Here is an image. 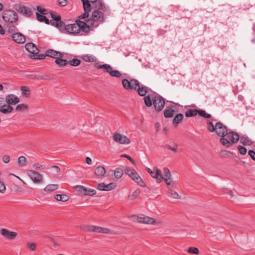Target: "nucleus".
Returning <instances> with one entry per match:
<instances>
[{
	"mask_svg": "<svg viewBox=\"0 0 255 255\" xmlns=\"http://www.w3.org/2000/svg\"><path fill=\"white\" fill-rule=\"evenodd\" d=\"M238 148V149L241 154L245 155L246 154L247 149L244 147H243L241 145H239Z\"/></svg>",
	"mask_w": 255,
	"mask_h": 255,
	"instance_id": "56",
	"label": "nucleus"
},
{
	"mask_svg": "<svg viewBox=\"0 0 255 255\" xmlns=\"http://www.w3.org/2000/svg\"><path fill=\"white\" fill-rule=\"evenodd\" d=\"M21 91L22 94L24 95L26 97H28L30 96V90L27 87L21 86Z\"/></svg>",
	"mask_w": 255,
	"mask_h": 255,
	"instance_id": "42",
	"label": "nucleus"
},
{
	"mask_svg": "<svg viewBox=\"0 0 255 255\" xmlns=\"http://www.w3.org/2000/svg\"><path fill=\"white\" fill-rule=\"evenodd\" d=\"M240 143H254L251 139L246 135H240Z\"/></svg>",
	"mask_w": 255,
	"mask_h": 255,
	"instance_id": "33",
	"label": "nucleus"
},
{
	"mask_svg": "<svg viewBox=\"0 0 255 255\" xmlns=\"http://www.w3.org/2000/svg\"><path fill=\"white\" fill-rule=\"evenodd\" d=\"M98 189L101 191H105V184L104 183H101L98 184Z\"/></svg>",
	"mask_w": 255,
	"mask_h": 255,
	"instance_id": "62",
	"label": "nucleus"
},
{
	"mask_svg": "<svg viewBox=\"0 0 255 255\" xmlns=\"http://www.w3.org/2000/svg\"><path fill=\"white\" fill-rule=\"evenodd\" d=\"M233 154L232 152L226 150H221L219 153V156L223 158H229L230 154Z\"/></svg>",
	"mask_w": 255,
	"mask_h": 255,
	"instance_id": "32",
	"label": "nucleus"
},
{
	"mask_svg": "<svg viewBox=\"0 0 255 255\" xmlns=\"http://www.w3.org/2000/svg\"><path fill=\"white\" fill-rule=\"evenodd\" d=\"M39 52L37 54L32 55V58L34 59H44L47 55H46V52L45 54H39Z\"/></svg>",
	"mask_w": 255,
	"mask_h": 255,
	"instance_id": "43",
	"label": "nucleus"
},
{
	"mask_svg": "<svg viewBox=\"0 0 255 255\" xmlns=\"http://www.w3.org/2000/svg\"><path fill=\"white\" fill-rule=\"evenodd\" d=\"M2 161L5 163L9 162L10 160V157L7 155H4L2 157Z\"/></svg>",
	"mask_w": 255,
	"mask_h": 255,
	"instance_id": "61",
	"label": "nucleus"
},
{
	"mask_svg": "<svg viewBox=\"0 0 255 255\" xmlns=\"http://www.w3.org/2000/svg\"><path fill=\"white\" fill-rule=\"evenodd\" d=\"M249 154L251 156L252 158L254 160H255V152L253 150H250Z\"/></svg>",
	"mask_w": 255,
	"mask_h": 255,
	"instance_id": "64",
	"label": "nucleus"
},
{
	"mask_svg": "<svg viewBox=\"0 0 255 255\" xmlns=\"http://www.w3.org/2000/svg\"><path fill=\"white\" fill-rule=\"evenodd\" d=\"M58 185L57 184H48L44 189L45 192H50L57 189Z\"/></svg>",
	"mask_w": 255,
	"mask_h": 255,
	"instance_id": "30",
	"label": "nucleus"
},
{
	"mask_svg": "<svg viewBox=\"0 0 255 255\" xmlns=\"http://www.w3.org/2000/svg\"><path fill=\"white\" fill-rule=\"evenodd\" d=\"M85 11H90L91 10V4L90 1L88 0H81Z\"/></svg>",
	"mask_w": 255,
	"mask_h": 255,
	"instance_id": "34",
	"label": "nucleus"
},
{
	"mask_svg": "<svg viewBox=\"0 0 255 255\" xmlns=\"http://www.w3.org/2000/svg\"><path fill=\"white\" fill-rule=\"evenodd\" d=\"M125 172L128 174L134 182L141 186H144L145 184L142 178L134 169H131L128 167H125Z\"/></svg>",
	"mask_w": 255,
	"mask_h": 255,
	"instance_id": "6",
	"label": "nucleus"
},
{
	"mask_svg": "<svg viewBox=\"0 0 255 255\" xmlns=\"http://www.w3.org/2000/svg\"><path fill=\"white\" fill-rule=\"evenodd\" d=\"M62 52L57 51L56 50H54L53 49H48L46 51V55L47 56L53 58H56L59 55H61V53Z\"/></svg>",
	"mask_w": 255,
	"mask_h": 255,
	"instance_id": "26",
	"label": "nucleus"
},
{
	"mask_svg": "<svg viewBox=\"0 0 255 255\" xmlns=\"http://www.w3.org/2000/svg\"><path fill=\"white\" fill-rule=\"evenodd\" d=\"M187 252L191 254L198 255L199 254V250L195 247L189 248Z\"/></svg>",
	"mask_w": 255,
	"mask_h": 255,
	"instance_id": "47",
	"label": "nucleus"
},
{
	"mask_svg": "<svg viewBox=\"0 0 255 255\" xmlns=\"http://www.w3.org/2000/svg\"><path fill=\"white\" fill-rule=\"evenodd\" d=\"M37 246V244L34 242H28L26 243V247L30 252H34L36 249Z\"/></svg>",
	"mask_w": 255,
	"mask_h": 255,
	"instance_id": "35",
	"label": "nucleus"
},
{
	"mask_svg": "<svg viewBox=\"0 0 255 255\" xmlns=\"http://www.w3.org/2000/svg\"><path fill=\"white\" fill-rule=\"evenodd\" d=\"M86 230L88 232H93L103 234H113V232L108 228H102L99 226L93 225H89L85 227Z\"/></svg>",
	"mask_w": 255,
	"mask_h": 255,
	"instance_id": "10",
	"label": "nucleus"
},
{
	"mask_svg": "<svg viewBox=\"0 0 255 255\" xmlns=\"http://www.w3.org/2000/svg\"><path fill=\"white\" fill-rule=\"evenodd\" d=\"M168 195L173 199H177L180 198V196L177 192H176L175 191L172 190L170 189H169V191L168 192Z\"/></svg>",
	"mask_w": 255,
	"mask_h": 255,
	"instance_id": "39",
	"label": "nucleus"
},
{
	"mask_svg": "<svg viewBox=\"0 0 255 255\" xmlns=\"http://www.w3.org/2000/svg\"><path fill=\"white\" fill-rule=\"evenodd\" d=\"M105 173L106 169L104 167L102 166H98L95 170V175L99 177H103Z\"/></svg>",
	"mask_w": 255,
	"mask_h": 255,
	"instance_id": "27",
	"label": "nucleus"
},
{
	"mask_svg": "<svg viewBox=\"0 0 255 255\" xmlns=\"http://www.w3.org/2000/svg\"><path fill=\"white\" fill-rule=\"evenodd\" d=\"M116 187V185L114 183H111L108 184H105V191H110L114 189Z\"/></svg>",
	"mask_w": 255,
	"mask_h": 255,
	"instance_id": "51",
	"label": "nucleus"
},
{
	"mask_svg": "<svg viewBox=\"0 0 255 255\" xmlns=\"http://www.w3.org/2000/svg\"><path fill=\"white\" fill-rule=\"evenodd\" d=\"M147 171L150 174L152 177L156 179L157 183L158 182V179L160 178L163 171L158 168L155 167L151 170L149 168H146Z\"/></svg>",
	"mask_w": 255,
	"mask_h": 255,
	"instance_id": "14",
	"label": "nucleus"
},
{
	"mask_svg": "<svg viewBox=\"0 0 255 255\" xmlns=\"http://www.w3.org/2000/svg\"><path fill=\"white\" fill-rule=\"evenodd\" d=\"M33 167L35 169L41 170L44 169L45 166L44 165H40L38 163H35L33 165Z\"/></svg>",
	"mask_w": 255,
	"mask_h": 255,
	"instance_id": "55",
	"label": "nucleus"
},
{
	"mask_svg": "<svg viewBox=\"0 0 255 255\" xmlns=\"http://www.w3.org/2000/svg\"><path fill=\"white\" fill-rule=\"evenodd\" d=\"M33 78H34V79H36L39 80H42V79L46 80V79H48V76H44V75H38L37 77H36V76L35 75Z\"/></svg>",
	"mask_w": 255,
	"mask_h": 255,
	"instance_id": "59",
	"label": "nucleus"
},
{
	"mask_svg": "<svg viewBox=\"0 0 255 255\" xmlns=\"http://www.w3.org/2000/svg\"><path fill=\"white\" fill-rule=\"evenodd\" d=\"M27 109V106L24 104L18 105L15 109L16 111H23Z\"/></svg>",
	"mask_w": 255,
	"mask_h": 255,
	"instance_id": "46",
	"label": "nucleus"
},
{
	"mask_svg": "<svg viewBox=\"0 0 255 255\" xmlns=\"http://www.w3.org/2000/svg\"><path fill=\"white\" fill-rule=\"evenodd\" d=\"M11 36L12 40L17 43L22 44L25 41L24 36L19 32H15Z\"/></svg>",
	"mask_w": 255,
	"mask_h": 255,
	"instance_id": "20",
	"label": "nucleus"
},
{
	"mask_svg": "<svg viewBox=\"0 0 255 255\" xmlns=\"http://www.w3.org/2000/svg\"><path fill=\"white\" fill-rule=\"evenodd\" d=\"M0 233L4 238L8 240H11L14 239L17 235L16 233L9 231L6 229H1Z\"/></svg>",
	"mask_w": 255,
	"mask_h": 255,
	"instance_id": "16",
	"label": "nucleus"
},
{
	"mask_svg": "<svg viewBox=\"0 0 255 255\" xmlns=\"http://www.w3.org/2000/svg\"><path fill=\"white\" fill-rule=\"evenodd\" d=\"M171 176L169 169L167 167L163 168V172L160 178L158 179V183H161L164 180L168 188L170 189L174 185V182L171 178Z\"/></svg>",
	"mask_w": 255,
	"mask_h": 255,
	"instance_id": "5",
	"label": "nucleus"
},
{
	"mask_svg": "<svg viewBox=\"0 0 255 255\" xmlns=\"http://www.w3.org/2000/svg\"><path fill=\"white\" fill-rule=\"evenodd\" d=\"M76 188H77L78 191H79L81 193L84 194L85 195L87 194V189L85 188L84 186L78 185L76 186Z\"/></svg>",
	"mask_w": 255,
	"mask_h": 255,
	"instance_id": "52",
	"label": "nucleus"
},
{
	"mask_svg": "<svg viewBox=\"0 0 255 255\" xmlns=\"http://www.w3.org/2000/svg\"><path fill=\"white\" fill-rule=\"evenodd\" d=\"M36 16L37 20L40 22H43L46 17L45 15L40 14L38 12H36Z\"/></svg>",
	"mask_w": 255,
	"mask_h": 255,
	"instance_id": "54",
	"label": "nucleus"
},
{
	"mask_svg": "<svg viewBox=\"0 0 255 255\" xmlns=\"http://www.w3.org/2000/svg\"><path fill=\"white\" fill-rule=\"evenodd\" d=\"M108 73H109L111 76L117 78L120 77L122 75L121 72L119 71L113 70L112 67V69L109 71Z\"/></svg>",
	"mask_w": 255,
	"mask_h": 255,
	"instance_id": "38",
	"label": "nucleus"
},
{
	"mask_svg": "<svg viewBox=\"0 0 255 255\" xmlns=\"http://www.w3.org/2000/svg\"><path fill=\"white\" fill-rule=\"evenodd\" d=\"M13 8L18 13L26 17H30L33 15V12L31 8L26 6L23 3H15L13 5Z\"/></svg>",
	"mask_w": 255,
	"mask_h": 255,
	"instance_id": "7",
	"label": "nucleus"
},
{
	"mask_svg": "<svg viewBox=\"0 0 255 255\" xmlns=\"http://www.w3.org/2000/svg\"><path fill=\"white\" fill-rule=\"evenodd\" d=\"M103 7L102 9L95 8V9L93 11L91 16V20L88 19L87 22L89 23L90 27L93 26L94 21L99 22L103 23L105 21V15L104 12H105L107 8L105 4L103 3Z\"/></svg>",
	"mask_w": 255,
	"mask_h": 255,
	"instance_id": "3",
	"label": "nucleus"
},
{
	"mask_svg": "<svg viewBox=\"0 0 255 255\" xmlns=\"http://www.w3.org/2000/svg\"><path fill=\"white\" fill-rule=\"evenodd\" d=\"M5 101L8 105H14L19 103V99L15 95L9 94L6 96Z\"/></svg>",
	"mask_w": 255,
	"mask_h": 255,
	"instance_id": "18",
	"label": "nucleus"
},
{
	"mask_svg": "<svg viewBox=\"0 0 255 255\" xmlns=\"http://www.w3.org/2000/svg\"><path fill=\"white\" fill-rule=\"evenodd\" d=\"M157 93L155 92H152L148 94L147 96H145L144 98V101L145 105L148 107H150L153 105L154 98H155Z\"/></svg>",
	"mask_w": 255,
	"mask_h": 255,
	"instance_id": "17",
	"label": "nucleus"
},
{
	"mask_svg": "<svg viewBox=\"0 0 255 255\" xmlns=\"http://www.w3.org/2000/svg\"><path fill=\"white\" fill-rule=\"evenodd\" d=\"M208 129L210 132L215 131L216 129V124L214 126L212 122H210L208 123Z\"/></svg>",
	"mask_w": 255,
	"mask_h": 255,
	"instance_id": "49",
	"label": "nucleus"
},
{
	"mask_svg": "<svg viewBox=\"0 0 255 255\" xmlns=\"http://www.w3.org/2000/svg\"><path fill=\"white\" fill-rule=\"evenodd\" d=\"M229 129L221 122L216 123V129L215 131L216 133L220 137H225V134L227 133Z\"/></svg>",
	"mask_w": 255,
	"mask_h": 255,
	"instance_id": "12",
	"label": "nucleus"
},
{
	"mask_svg": "<svg viewBox=\"0 0 255 255\" xmlns=\"http://www.w3.org/2000/svg\"><path fill=\"white\" fill-rule=\"evenodd\" d=\"M184 119V116L182 114H178L176 115L173 120V125L174 127H176L178 125L182 122Z\"/></svg>",
	"mask_w": 255,
	"mask_h": 255,
	"instance_id": "25",
	"label": "nucleus"
},
{
	"mask_svg": "<svg viewBox=\"0 0 255 255\" xmlns=\"http://www.w3.org/2000/svg\"><path fill=\"white\" fill-rule=\"evenodd\" d=\"M128 218L131 221L139 223V221L140 219V214L138 216H136L134 215H131V216H129Z\"/></svg>",
	"mask_w": 255,
	"mask_h": 255,
	"instance_id": "45",
	"label": "nucleus"
},
{
	"mask_svg": "<svg viewBox=\"0 0 255 255\" xmlns=\"http://www.w3.org/2000/svg\"><path fill=\"white\" fill-rule=\"evenodd\" d=\"M2 18L5 22L13 23L18 20V15L15 11L7 9L3 11Z\"/></svg>",
	"mask_w": 255,
	"mask_h": 255,
	"instance_id": "8",
	"label": "nucleus"
},
{
	"mask_svg": "<svg viewBox=\"0 0 255 255\" xmlns=\"http://www.w3.org/2000/svg\"><path fill=\"white\" fill-rule=\"evenodd\" d=\"M198 114L200 116L206 119H209L211 117V115L210 114H207L206 111L203 110H199Z\"/></svg>",
	"mask_w": 255,
	"mask_h": 255,
	"instance_id": "44",
	"label": "nucleus"
},
{
	"mask_svg": "<svg viewBox=\"0 0 255 255\" xmlns=\"http://www.w3.org/2000/svg\"><path fill=\"white\" fill-rule=\"evenodd\" d=\"M89 11H85V12L83 14L79 15L78 16V18L79 19H84V18L88 17L89 15Z\"/></svg>",
	"mask_w": 255,
	"mask_h": 255,
	"instance_id": "60",
	"label": "nucleus"
},
{
	"mask_svg": "<svg viewBox=\"0 0 255 255\" xmlns=\"http://www.w3.org/2000/svg\"><path fill=\"white\" fill-rule=\"evenodd\" d=\"M153 106L155 110L158 112L161 111L165 106L164 99L158 94L154 98Z\"/></svg>",
	"mask_w": 255,
	"mask_h": 255,
	"instance_id": "11",
	"label": "nucleus"
},
{
	"mask_svg": "<svg viewBox=\"0 0 255 255\" xmlns=\"http://www.w3.org/2000/svg\"><path fill=\"white\" fill-rule=\"evenodd\" d=\"M240 139V135L236 132L232 131L229 129L225 134V137H221L220 142L221 143H237Z\"/></svg>",
	"mask_w": 255,
	"mask_h": 255,
	"instance_id": "4",
	"label": "nucleus"
},
{
	"mask_svg": "<svg viewBox=\"0 0 255 255\" xmlns=\"http://www.w3.org/2000/svg\"><path fill=\"white\" fill-rule=\"evenodd\" d=\"M113 140L119 143H130L129 139L126 135L119 132H115L113 136Z\"/></svg>",
	"mask_w": 255,
	"mask_h": 255,
	"instance_id": "13",
	"label": "nucleus"
},
{
	"mask_svg": "<svg viewBox=\"0 0 255 255\" xmlns=\"http://www.w3.org/2000/svg\"><path fill=\"white\" fill-rule=\"evenodd\" d=\"M123 87L127 90H135L138 92L140 96H145L147 93L149 88L145 86H140L139 82L134 79L128 81L127 79L122 80Z\"/></svg>",
	"mask_w": 255,
	"mask_h": 255,
	"instance_id": "2",
	"label": "nucleus"
},
{
	"mask_svg": "<svg viewBox=\"0 0 255 255\" xmlns=\"http://www.w3.org/2000/svg\"><path fill=\"white\" fill-rule=\"evenodd\" d=\"M58 4L61 6H64L67 5V1L66 0H57Z\"/></svg>",
	"mask_w": 255,
	"mask_h": 255,
	"instance_id": "58",
	"label": "nucleus"
},
{
	"mask_svg": "<svg viewBox=\"0 0 255 255\" xmlns=\"http://www.w3.org/2000/svg\"><path fill=\"white\" fill-rule=\"evenodd\" d=\"M25 49L33 55L37 54L39 50L32 43H28L25 45Z\"/></svg>",
	"mask_w": 255,
	"mask_h": 255,
	"instance_id": "21",
	"label": "nucleus"
},
{
	"mask_svg": "<svg viewBox=\"0 0 255 255\" xmlns=\"http://www.w3.org/2000/svg\"><path fill=\"white\" fill-rule=\"evenodd\" d=\"M55 63L59 67H63L66 66L68 64V60L66 58V56L64 55L63 53H61V55L56 57L55 60Z\"/></svg>",
	"mask_w": 255,
	"mask_h": 255,
	"instance_id": "15",
	"label": "nucleus"
},
{
	"mask_svg": "<svg viewBox=\"0 0 255 255\" xmlns=\"http://www.w3.org/2000/svg\"><path fill=\"white\" fill-rule=\"evenodd\" d=\"M7 28V31L9 33H12L15 32V31L17 30L16 26L12 24V23H10L8 25Z\"/></svg>",
	"mask_w": 255,
	"mask_h": 255,
	"instance_id": "50",
	"label": "nucleus"
},
{
	"mask_svg": "<svg viewBox=\"0 0 255 255\" xmlns=\"http://www.w3.org/2000/svg\"><path fill=\"white\" fill-rule=\"evenodd\" d=\"M55 199L57 201L65 202L69 199V197L65 194H56L55 196Z\"/></svg>",
	"mask_w": 255,
	"mask_h": 255,
	"instance_id": "36",
	"label": "nucleus"
},
{
	"mask_svg": "<svg viewBox=\"0 0 255 255\" xmlns=\"http://www.w3.org/2000/svg\"><path fill=\"white\" fill-rule=\"evenodd\" d=\"M177 144H166V148L171 150L174 152H176L177 150Z\"/></svg>",
	"mask_w": 255,
	"mask_h": 255,
	"instance_id": "53",
	"label": "nucleus"
},
{
	"mask_svg": "<svg viewBox=\"0 0 255 255\" xmlns=\"http://www.w3.org/2000/svg\"><path fill=\"white\" fill-rule=\"evenodd\" d=\"M28 177L35 184H42L43 182V175L32 170H28L26 172Z\"/></svg>",
	"mask_w": 255,
	"mask_h": 255,
	"instance_id": "9",
	"label": "nucleus"
},
{
	"mask_svg": "<svg viewBox=\"0 0 255 255\" xmlns=\"http://www.w3.org/2000/svg\"><path fill=\"white\" fill-rule=\"evenodd\" d=\"M6 191V188L4 184L2 181H0V193H4Z\"/></svg>",
	"mask_w": 255,
	"mask_h": 255,
	"instance_id": "57",
	"label": "nucleus"
},
{
	"mask_svg": "<svg viewBox=\"0 0 255 255\" xmlns=\"http://www.w3.org/2000/svg\"><path fill=\"white\" fill-rule=\"evenodd\" d=\"M92 3V8L102 9L104 7L103 3L100 0H88Z\"/></svg>",
	"mask_w": 255,
	"mask_h": 255,
	"instance_id": "28",
	"label": "nucleus"
},
{
	"mask_svg": "<svg viewBox=\"0 0 255 255\" xmlns=\"http://www.w3.org/2000/svg\"><path fill=\"white\" fill-rule=\"evenodd\" d=\"M174 112L172 106H167L164 112V116L166 118H171L173 116Z\"/></svg>",
	"mask_w": 255,
	"mask_h": 255,
	"instance_id": "24",
	"label": "nucleus"
},
{
	"mask_svg": "<svg viewBox=\"0 0 255 255\" xmlns=\"http://www.w3.org/2000/svg\"><path fill=\"white\" fill-rule=\"evenodd\" d=\"M140 190L138 189L135 190L133 192L130 193L128 196V199L129 200H134L139 195Z\"/></svg>",
	"mask_w": 255,
	"mask_h": 255,
	"instance_id": "37",
	"label": "nucleus"
},
{
	"mask_svg": "<svg viewBox=\"0 0 255 255\" xmlns=\"http://www.w3.org/2000/svg\"><path fill=\"white\" fill-rule=\"evenodd\" d=\"M36 9L38 13L42 15H46L47 11L45 8L41 7L40 6H37Z\"/></svg>",
	"mask_w": 255,
	"mask_h": 255,
	"instance_id": "48",
	"label": "nucleus"
},
{
	"mask_svg": "<svg viewBox=\"0 0 255 255\" xmlns=\"http://www.w3.org/2000/svg\"><path fill=\"white\" fill-rule=\"evenodd\" d=\"M199 110L189 109L186 111L185 116L187 117H192L196 116L198 114Z\"/></svg>",
	"mask_w": 255,
	"mask_h": 255,
	"instance_id": "31",
	"label": "nucleus"
},
{
	"mask_svg": "<svg viewBox=\"0 0 255 255\" xmlns=\"http://www.w3.org/2000/svg\"><path fill=\"white\" fill-rule=\"evenodd\" d=\"M81 58L86 62H93L96 61V58L93 55L85 54L82 56Z\"/></svg>",
	"mask_w": 255,
	"mask_h": 255,
	"instance_id": "29",
	"label": "nucleus"
},
{
	"mask_svg": "<svg viewBox=\"0 0 255 255\" xmlns=\"http://www.w3.org/2000/svg\"><path fill=\"white\" fill-rule=\"evenodd\" d=\"M13 110V107L8 104L2 105L0 107V112L3 114H7L11 113Z\"/></svg>",
	"mask_w": 255,
	"mask_h": 255,
	"instance_id": "22",
	"label": "nucleus"
},
{
	"mask_svg": "<svg viewBox=\"0 0 255 255\" xmlns=\"http://www.w3.org/2000/svg\"><path fill=\"white\" fill-rule=\"evenodd\" d=\"M52 19L50 20L51 24L58 28L60 31H66L67 33L73 35H77L81 31L85 33H88L90 31L89 24L81 21L76 20L75 23L71 24L65 25L64 22L61 20L60 15H55L51 13Z\"/></svg>",
	"mask_w": 255,
	"mask_h": 255,
	"instance_id": "1",
	"label": "nucleus"
},
{
	"mask_svg": "<svg viewBox=\"0 0 255 255\" xmlns=\"http://www.w3.org/2000/svg\"><path fill=\"white\" fill-rule=\"evenodd\" d=\"M114 174L115 178L117 179H119L121 178L123 175V170L120 168H117L114 171L113 170H110L108 172V174L109 175H112L113 173Z\"/></svg>",
	"mask_w": 255,
	"mask_h": 255,
	"instance_id": "23",
	"label": "nucleus"
},
{
	"mask_svg": "<svg viewBox=\"0 0 255 255\" xmlns=\"http://www.w3.org/2000/svg\"><path fill=\"white\" fill-rule=\"evenodd\" d=\"M139 223L153 225L156 223V221L153 218L145 216L143 214H140Z\"/></svg>",
	"mask_w": 255,
	"mask_h": 255,
	"instance_id": "19",
	"label": "nucleus"
},
{
	"mask_svg": "<svg viewBox=\"0 0 255 255\" xmlns=\"http://www.w3.org/2000/svg\"><path fill=\"white\" fill-rule=\"evenodd\" d=\"M96 193V191L94 190H88L87 191V194L86 195H93Z\"/></svg>",
	"mask_w": 255,
	"mask_h": 255,
	"instance_id": "63",
	"label": "nucleus"
},
{
	"mask_svg": "<svg viewBox=\"0 0 255 255\" xmlns=\"http://www.w3.org/2000/svg\"><path fill=\"white\" fill-rule=\"evenodd\" d=\"M81 63L80 60L78 59H73L72 60H68V64H69L72 66H77Z\"/></svg>",
	"mask_w": 255,
	"mask_h": 255,
	"instance_id": "41",
	"label": "nucleus"
},
{
	"mask_svg": "<svg viewBox=\"0 0 255 255\" xmlns=\"http://www.w3.org/2000/svg\"><path fill=\"white\" fill-rule=\"evenodd\" d=\"M26 162V158L23 156L19 157L17 160V164L20 167H23L25 165Z\"/></svg>",
	"mask_w": 255,
	"mask_h": 255,
	"instance_id": "40",
	"label": "nucleus"
}]
</instances>
